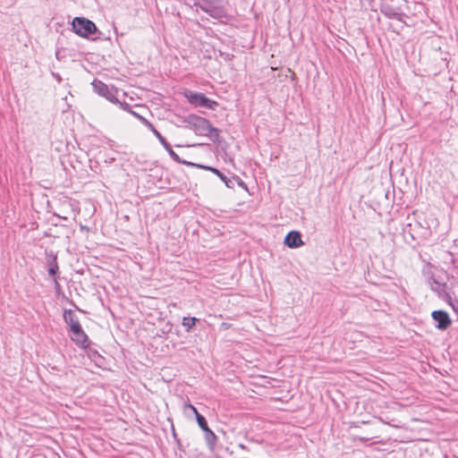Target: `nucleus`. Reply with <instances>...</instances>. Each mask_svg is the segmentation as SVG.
Masks as SVG:
<instances>
[{
    "label": "nucleus",
    "mask_w": 458,
    "mask_h": 458,
    "mask_svg": "<svg viewBox=\"0 0 458 458\" xmlns=\"http://www.w3.org/2000/svg\"><path fill=\"white\" fill-rule=\"evenodd\" d=\"M182 119L184 127L192 130L199 136H209L215 140L218 136V130L214 128L203 116H177Z\"/></svg>",
    "instance_id": "f257e3e1"
},
{
    "label": "nucleus",
    "mask_w": 458,
    "mask_h": 458,
    "mask_svg": "<svg viewBox=\"0 0 458 458\" xmlns=\"http://www.w3.org/2000/svg\"><path fill=\"white\" fill-rule=\"evenodd\" d=\"M72 26L73 31L81 38H89L98 30V28L93 21L83 17L74 18L72 20Z\"/></svg>",
    "instance_id": "f03ea898"
},
{
    "label": "nucleus",
    "mask_w": 458,
    "mask_h": 458,
    "mask_svg": "<svg viewBox=\"0 0 458 458\" xmlns=\"http://www.w3.org/2000/svg\"><path fill=\"white\" fill-rule=\"evenodd\" d=\"M184 97L188 101L194 106H204L208 109L214 110L217 106L216 101L210 100L205 97L202 93H195L191 90H185L183 92Z\"/></svg>",
    "instance_id": "7ed1b4c3"
},
{
    "label": "nucleus",
    "mask_w": 458,
    "mask_h": 458,
    "mask_svg": "<svg viewBox=\"0 0 458 458\" xmlns=\"http://www.w3.org/2000/svg\"><path fill=\"white\" fill-rule=\"evenodd\" d=\"M431 317L436 323L435 327L440 330H445L452 323L448 313L444 310H434Z\"/></svg>",
    "instance_id": "20e7f679"
},
{
    "label": "nucleus",
    "mask_w": 458,
    "mask_h": 458,
    "mask_svg": "<svg viewBox=\"0 0 458 458\" xmlns=\"http://www.w3.org/2000/svg\"><path fill=\"white\" fill-rule=\"evenodd\" d=\"M155 136L158 139L159 142L168 152L171 158L178 164H183L186 165H195L194 163L181 159V157L174 151L172 146L166 141V140L161 135L158 131H155Z\"/></svg>",
    "instance_id": "39448f33"
},
{
    "label": "nucleus",
    "mask_w": 458,
    "mask_h": 458,
    "mask_svg": "<svg viewBox=\"0 0 458 458\" xmlns=\"http://www.w3.org/2000/svg\"><path fill=\"white\" fill-rule=\"evenodd\" d=\"M71 333L72 341H73L79 347L83 349H87L89 347V339L81 327H78V329L71 331Z\"/></svg>",
    "instance_id": "423d86ee"
},
{
    "label": "nucleus",
    "mask_w": 458,
    "mask_h": 458,
    "mask_svg": "<svg viewBox=\"0 0 458 458\" xmlns=\"http://www.w3.org/2000/svg\"><path fill=\"white\" fill-rule=\"evenodd\" d=\"M284 244L292 249L299 248L303 245L301 233L298 231L289 232L284 238Z\"/></svg>",
    "instance_id": "0eeeda50"
},
{
    "label": "nucleus",
    "mask_w": 458,
    "mask_h": 458,
    "mask_svg": "<svg viewBox=\"0 0 458 458\" xmlns=\"http://www.w3.org/2000/svg\"><path fill=\"white\" fill-rule=\"evenodd\" d=\"M47 263L48 266V275L55 277L58 273L59 267L57 263V256L51 250L46 252Z\"/></svg>",
    "instance_id": "6e6552de"
},
{
    "label": "nucleus",
    "mask_w": 458,
    "mask_h": 458,
    "mask_svg": "<svg viewBox=\"0 0 458 458\" xmlns=\"http://www.w3.org/2000/svg\"><path fill=\"white\" fill-rule=\"evenodd\" d=\"M64 322L69 326L70 331L78 329V327H81L79 318L72 310H64Z\"/></svg>",
    "instance_id": "1a4fd4ad"
},
{
    "label": "nucleus",
    "mask_w": 458,
    "mask_h": 458,
    "mask_svg": "<svg viewBox=\"0 0 458 458\" xmlns=\"http://www.w3.org/2000/svg\"><path fill=\"white\" fill-rule=\"evenodd\" d=\"M205 432V440L208 445V447L210 452H214L215 446L217 441V437L216 434L210 429H207Z\"/></svg>",
    "instance_id": "9d476101"
},
{
    "label": "nucleus",
    "mask_w": 458,
    "mask_h": 458,
    "mask_svg": "<svg viewBox=\"0 0 458 458\" xmlns=\"http://www.w3.org/2000/svg\"><path fill=\"white\" fill-rule=\"evenodd\" d=\"M197 320L198 319L194 317H184L182 325L185 327L187 332H190L196 325Z\"/></svg>",
    "instance_id": "9b49d317"
},
{
    "label": "nucleus",
    "mask_w": 458,
    "mask_h": 458,
    "mask_svg": "<svg viewBox=\"0 0 458 458\" xmlns=\"http://www.w3.org/2000/svg\"><path fill=\"white\" fill-rule=\"evenodd\" d=\"M225 183V185L230 188V189H233L234 187V183H235V181L238 180V177L237 176H233L232 178H228L226 175H225L223 173H222V177H219Z\"/></svg>",
    "instance_id": "f8f14e48"
},
{
    "label": "nucleus",
    "mask_w": 458,
    "mask_h": 458,
    "mask_svg": "<svg viewBox=\"0 0 458 458\" xmlns=\"http://www.w3.org/2000/svg\"><path fill=\"white\" fill-rule=\"evenodd\" d=\"M196 420H197V423L199 425V427L203 430V431H206L207 429H208V422H207V420L205 419L204 416H202L201 414L199 413H197V418H196Z\"/></svg>",
    "instance_id": "ddd939ff"
},
{
    "label": "nucleus",
    "mask_w": 458,
    "mask_h": 458,
    "mask_svg": "<svg viewBox=\"0 0 458 458\" xmlns=\"http://www.w3.org/2000/svg\"><path fill=\"white\" fill-rule=\"evenodd\" d=\"M194 165H195L194 166H198V167H200V168L211 171L212 173L216 174L218 177H222V173L218 169H216L215 167L202 165H197V164H194Z\"/></svg>",
    "instance_id": "4468645a"
},
{
    "label": "nucleus",
    "mask_w": 458,
    "mask_h": 458,
    "mask_svg": "<svg viewBox=\"0 0 458 458\" xmlns=\"http://www.w3.org/2000/svg\"><path fill=\"white\" fill-rule=\"evenodd\" d=\"M137 117L140 119V122H141L145 126H147L149 130H151V131L155 134V131H157V130H156V128L154 127V125H153L150 122H148V121L145 118V116H137Z\"/></svg>",
    "instance_id": "2eb2a0df"
},
{
    "label": "nucleus",
    "mask_w": 458,
    "mask_h": 458,
    "mask_svg": "<svg viewBox=\"0 0 458 458\" xmlns=\"http://www.w3.org/2000/svg\"><path fill=\"white\" fill-rule=\"evenodd\" d=\"M447 302L453 308L454 311L458 313V300L453 299L451 296H447Z\"/></svg>",
    "instance_id": "dca6fc26"
},
{
    "label": "nucleus",
    "mask_w": 458,
    "mask_h": 458,
    "mask_svg": "<svg viewBox=\"0 0 458 458\" xmlns=\"http://www.w3.org/2000/svg\"><path fill=\"white\" fill-rule=\"evenodd\" d=\"M88 356L89 357L90 360H92L96 362L98 361V358H101L100 354L96 350H92V349H89Z\"/></svg>",
    "instance_id": "f3484780"
},
{
    "label": "nucleus",
    "mask_w": 458,
    "mask_h": 458,
    "mask_svg": "<svg viewBox=\"0 0 458 458\" xmlns=\"http://www.w3.org/2000/svg\"><path fill=\"white\" fill-rule=\"evenodd\" d=\"M186 407L191 409V411L195 414V417L197 418V413H199L198 410L191 403L186 404Z\"/></svg>",
    "instance_id": "a211bd4d"
},
{
    "label": "nucleus",
    "mask_w": 458,
    "mask_h": 458,
    "mask_svg": "<svg viewBox=\"0 0 458 458\" xmlns=\"http://www.w3.org/2000/svg\"><path fill=\"white\" fill-rule=\"evenodd\" d=\"M186 407L191 409V411L195 414V417L197 418V413H199L198 410L191 403L186 404Z\"/></svg>",
    "instance_id": "6ab92c4d"
},
{
    "label": "nucleus",
    "mask_w": 458,
    "mask_h": 458,
    "mask_svg": "<svg viewBox=\"0 0 458 458\" xmlns=\"http://www.w3.org/2000/svg\"><path fill=\"white\" fill-rule=\"evenodd\" d=\"M186 407L191 409V411L195 414V417L197 418V413H199L198 410L191 403L186 404Z\"/></svg>",
    "instance_id": "aec40b11"
},
{
    "label": "nucleus",
    "mask_w": 458,
    "mask_h": 458,
    "mask_svg": "<svg viewBox=\"0 0 458 458\" xmlns=\"http://www.w3.org/2000/svg\"><path fill=\"white\" fill-rule=\"evenodd\" d=\"M357 439L362 443H365L370 439V437H359Z\"/></svg>",
    "instance_id": "412c9836"
},
{
    "label": "nucleus",
    "mask_w": 458,
    "mask_h": 458,
    "mask_svg": "<svg viewBox=\"0 0 458 458\" xmlns=\"http://www.w3.org/2000/svg\"><path fill=\"white\" fill-rule=\"evenodd\" d=\"M240 186L245 187V183L238 177V180L235 181Z\"/></svg>",
    "instance_id": "4be33fe9"
},
{
    "label": "nucleus",
    "mask_w": 458,
    "mask_h": 458,
    "mask_svg": "<svg viewBox=\"0 0 458 458\" xmlns=\"http://www.w3.org/2000/svg\"><path fill=\"white\" fill-rule=\"evenodd\" d=\"M238 447L242 449V450H247V446L245 445H243V444H239Z\"/></svg>",
    "instance_id": "5701e85b"
},
{
    "label": "nucleus",
    "mask_w": 458,
    "mask_h": 458,
    "mask_svg": "<svg viewBox=\"0 0 458 458\" xmlns=\"http://www.w3.org/2000/svg\"><path fill=\"white\" fill-rule=\"evenodd\" d=\"M115 160V158L112 157V158H109L108 160L106 159V162H109V163H112Z\"/></svg>",
    "instance_id": "b1692460"
},
{
    "label": "nucleus",
    "mask_w": 458,
    "mask_h": 458,
    "mask_svg": "<svg viewBox=\"0 0 458 458\" xmlns=\"http://www.w3.org/2000/svg\"><path fill=\"white\" fill-rule=\"evenodd\" d=\"M55 282L56 286H59V284H58V283H57V279H56V278H55Z\"/></svg>",
    "instance_id": "393cba45"
},
{
    "label": "nucleus",
    "mask_w": 458,
    "mask_h": 458,
    "mask_svg": "<svg viewBox=\"0 0 458 458\" xmlns=\"http://www.w3.org/2000/svg\"><path fill=\"white\" fill-rule=\"evenodd\" d=\"M411 236L412 239L415 238V236L411 233Z\"/></svg>",
    "instance_id": "a878e982"
}]
</instances>
